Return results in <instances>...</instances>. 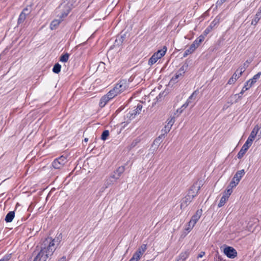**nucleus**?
Returning a JSON list of instances; mask_svg holds the SVG:
<instances>
[{"label":"nucleus","instance_id":"obj_46","mask_svg":"<svg viewBox=\"0 0 261 261\" xmlns=\"http://www.w3.org/2000/svg\"><path fill=\"white\" fill-rule=\"evenodd\" d=\"M191 102L187 99V101L185 103H184L182 106L180 108V109H182V108H186L188 107V106L190 103Z\"/></svg>","mask_w":261,"mask_h":261},{"label":"nucleus","instance_id":"obj_19","mask_svg":"<svg viewBox=\"0 0 261 261\" xmlns=\"http://www.w3.org/2000/svg\"><path fill=\"white\" fill-rule=\"evenodd\" d=\"M116 181H117V180L113 178V177H112V176L111 175L108 177L106 178V179L105 180V185L106 186V188H108L110 185H113Z\"/></svg>","mask_w":261,"mask_h":261},{"label":"nucleus","instance_id":"obj_52","mask_svg":"<svg viewBox=\"0 0 261 261\" xmlns=\"http://www.w3.org/2000/svg\"><path fill=\"white\" fill-rule=\"evenodd\" d=\"M105 65V64L104 63H103V62H101V63H100V64H99V66H98V68L100 67V66H102V67H104Z\"/></svg>","mask_w":261,"mask_h":261},{"label":"nucleus","instance_id":"obj_36","mask_svg":"<svg viewBox=\"0 0 261 261\" xmlns=\"http://www.w3.org/2000/svg\"><path fill=\"white\" fill-rule=\"evenodd\" d=\"M238 184H239V182H238L236 180H235V179L232 178V180L229 183L227 188L232 190V189L233 188L236 187L238 185Z\"/></svg>","mask_w":261,"mask_h":261},{"label":"nucleus","instance_id":"obj_21","mask_svg":"<svg viewBox=\"0 0 261 261\" xmlns=\"http://www.w3.org/2000/svg\"><path fill=\"white\" fill-rule=\"evenodd\" d=\"M261 75V72H258L256 74L254 75L252 79H250L249 81H250V83L249 84V87L250 88L252 86V85L256 83L257 80H258Z\"/></svg>","mask_w":261,"mask_h":261},{"label":"nucleus","instance_id":"obj_59","mask_svg":"<svg viewBox=\"0 0 261 261\" xmlns=\"http://www.w3.org/2000/svg\"><path fill=\"white\" fill-rule=\"evenodd\" d=\"M260 134H261V131H260Z\"/></svg>","mask_w":261,"mask_h":261},{"label":"nucleus","instance_id":"obj_12","mask_svg":"<svg viewBox=\"0 0 261 261\" xmlns=\"http://www.w3.org/2000/svg\"><path fill=\"white\" fill-rule=\"evenodd\" d=\"M192 197H190L189 195H186L181 200L180 208H185L186 207L192 200Z\"/></svg>","mask_w":261,"mask_h":261},{"label":"nucleus","instance_id":"obj_25","mask_svg":"<svg viewBox=\"0 0 261 261\" xmlns=\"http://www.w3.org/2000/svg\"><path fill=\"white\" fill-rule=\"evenodd\" d=\"M119 93L115 90L114 88L111 90L106 95L110 98V99L113 98L117 96Z\"/></svg>","mask_w":261,"mask_h":261},{"label":"nucleus","instance_id":"obj_41","mask_svg":"<svg viewBox=\"0 0 261 261\" xmlns=\"http://www.w3.org/2000/svg\"><path fill=\"white\" fill-rule=\"evenodd\" d=\"M133 258H135V259L136 260V261H139V260L141 258V256L139 255L138 253L135 252L133 256Z\"/></svg>","mask_w":261,"mask_h":261},{"label":"nucleus","instance_id":"obj_9","mask_svg":"<svg viewBox=\"0 0 261 261\" xmlns=\"http://www.w3.org/2000/svg\"><path fill=\"white\" fill-rule=\"evenodd\" d=\"M125 171V167L123 166H120L117 168V169L115 170L112 174L111 176L113 178L116 180H118L119 179L120 177L121 176L122 174Z\"/></svg>","mask_w":261,"mask_h":261},{"label":"nucleus","instance_id":"obj_14","mask_svg":"<svg viewBox=\"0 0 261 261\" xmlns=\"http://www.w3.org/2000/svg\"><path fill=\"white\" fill-rule=\"evenodd\" d=\"M167 51V47L164 46L162 49L158 50L156 53L153 54L158 57V59H160L163 57Z\"/></svg>","mask_w":261,"mask_h":261},{"label":"nucleus","instance_id":"obj_17","mask_svg":"<svg viewBox=\"0 0 261 261\" xmlns=\"http://www.w3.org/2000/svg\"><path fill=\"white\" fill-rule=\"evenodd\" d=\"M196 48V46H195L194 44H192L190 47L185 50L183 55V58L186 57L188 55L192 54Z\"/></svg>","mask_w":261,"mask_h":261},{"label":"nucleus","instance_id":"obj_7","mask_svg":"<svg viewBox=\"0 0 261 261\" xmlns=\"http://www.w3.org/2000/svg\"><path fill=\"white\" fill-rule=\"evenodd\" d=\"M127 87H128V86L126 83V81L122 80H121L119 83L116 84L114 88L117 91V93L120 94L124 91Z\"/></svg>","mask_w":261,"mask_h":261},{"label":"nucleus","instance_id":"obj_54","mask_svg":"<svg viewBox=\"0 0 261 261\" xmlns=\"http://www.w3.org/2000/svg\"><path fill=\"white\" fill-rule=\"evenodd\" d=\"M189 226L190 227V228H188L187 229H192L193 227H192V224H190L189 223Z\"/></svg>","mask_w":261,"mask_h":261},{"label":"nucleus","instance_id":"obj_39","mask_svg":"<svg viewBox=\"0 0 261 261\" xmlns=\"http://www.w3.org/2000/svg\"><path fill=\"white\" fill-rule=\"evenodd\" d=\"M11 258V254H7L2 259H0V261H9Z\"/></svg>","mask_w":261,"mask_h":261},{"label":"nucleus","instance_id":"obj_6","mask_svg":"<svg viewBox=\"0 0 261 261\" xmlns=\"http://www.w3.org/2000/svg\"><path fill=\"white\" fill-rule=\"evenodd\" d=\"M220 20V17L217 16L211 23L210 25L204 31L203 33L206 36L216 25H217Z\"/></svg>","mask_w":261,"mask_h":261},{"label":"nucleus","instance_id":"obj_29","mask_svg":"<svg viewBox=\"0 0 261 261\" xmlns=\"http://www.w3.org/2000/svg\"><path fill=\"white\" fill-rule=\"evenodd\" d=\"M188 67H189V64L187 62V61H186L184 64H183V65L180 68V69H179V71H180V72H181V73H185V72L188 69Z\"/></svg>","mask_w":261,"mask_h":261},{"label":"nucleus","instance_id":"obj_4","mask_svg":"<svg viewBox=\"0 0 261 261\" xmlns=\"http://www.w3.org/2000/svg\"><path fill=\"white\" fill-rule=\"evenodd\" d=\"M223 252L224 254L230 258H234L237 256L236 250L232 247L228 246L226 245H224Z\"/></svg>","mask_w":261,"mask_h":261},{"label":"nucleus","instance_id":"obj_31","mask_svg":"<svg viewBox=\"0 0 261 261\" xmlns=\"http://www.w3.org/2000/svg\"><path fill=\"white\" fill-rule=\"evenodd\" d=\"M26 15L24 13H21L18 19V24H20L24 22L26 19Z\"/></svg>","mask_w":261,"mask_h":261},{"label":"nucleus","instance_id":"obj_27","mask_svg":"<svg viewBox=\"0 0 261 261\" xmlns=\"http://www.w3.org/2000/svg\"><path fill=\"white\" fill-rule=\"evenodd\" d=\"M260 18V14H258L257 12L255 15L254 18L251 21V24L253 25H256Z\"/></svg>","mask_w":261,"mask_h":261},{"label":"nucleus","instance_id":"obj_43","mask_svg":"<svg viewBox=\"0 0 261 261\" xmlns=\"http://www.w3.org/2000/svg\"><path fill=\"white\" fill-rule=\"evenodd\" d=\"M171 128L169 127L167 125H165L164 128L162 130V131L164 132V135L167 134L170 130Z\"/></svg>","mask_w":261,"mask_h":261},{"label":"nucleus","instance_id":"obj_33","mask_svg":"<svg viewBox=\"0 0 261 261\" xmlns=\"http://www.w3.org/2000/svg\"><path fill=\"white\" fill-rule=\"evenodd\" d=\"M61 66L59 63H56L54 66L53 71L55 73H59L61 71Z\"/></svg>","mask_w":261,"mask_h":261},{"label":"nucleus","instance_id":"obj_13","mask_svg":"<svg viewBox=\"0 0 261 261\" xmlns=\"http://www.w3.org/2000/svg\"><path fill=\"white\" fill-rule=\"evenodd\" d=\"M245 172L244 169L238 171L234 174L233 179H235L238 182H239L243 176L245 174Z\"/></svg>","mask_w":261,"mask_h":261},{"label":"nucleus","instance_id":"obj_1","mask_svg":"<svg viewBox=\"0 0 261 261\" xmlns=\"http://www.w3.org/2000/svg\"><path fill=\"white\" fill-rule=\"evenodd\" d=\"M62 240L61 233L57 234L55 238L47 237L40 244V249L33 261H49L54 252Z\"/></svg>","mask_w":261,"mask_h":261},{"label":"nucleus","instance_id":"obj_32","mask_svg":"<svg viewBox=\"0 0 261 261\" xmlns=\"http://www.w3.org/2000/svg\"><path fill=\"white\" fill-rule=\"evenodd\" d=\"M228 198H227V196L223 195L221 197L220 201L218 204V206L219 207H221L223 206L225 204L226 201L228 200Z\"/></svg>","mask_w":261,"mask_h":261},{"label":"nucleus","instance_id":"obj_45","mask_svg":"<svg viewBox=\"0 0 261 261\" xmlns=\"http://www.w3.org/2000/svg\"><path fill=\"white\" fill-rule=\"evenodd\" d=\"M236 81L235 80H234L233 77H231L228 81L227 82V84H229V85H231L232 84H233L234 83V82H236Z\"/></svg>","mask_w":261,"mask_h":261},{"label":"nucleus","instance_id":"obj_48","mask_svg":"<svg viewBox=\"0 0 261 261\" xmlns=\"http://www.w3.org/2000/svg\"><path fill=\"white\" fill-rule=\"evenodd\" d=\"M205 255V252L204 251H201L197 256V258H201L202 257H203L204 255Z\"/></svg>","mask_w":261,"mask_h":261},{"label":"nucleus","instance_id":"obj_5","mask_svg":"<svg viewBox=\"0 0 261 261\" xmlns=\"http://www.w3.org/2000/svg\"><path fill=\"white\" fill-rule=\"evenodd\" d=\"M200 189V187L198 185L197 182L194 184L189 189L187 195L192 197L193 199L197 195L198 191Z\"/></svg>","mask_w":261,"mask_h":261},{"label":"nucleus","instance_id":"obj_3","mask_svg":"<svg viewBox=\"0 0 261 261\" xmlns=\"http://www.w3.org/2000/svg\"><path fill=\"white\" fill-rule=\"evenodd\" d=\"M67 162V160L66 157L61 155L55 159L52 162L51 165L55 169H61Z\"/></svg>","mask_w":261,"mask_h":261},{"label":"nucleus","instance_id":"obj_30","mask_svg":"<svg viewBox=\"0 0 261 261\" xmlns=\"http://www.w3.org/2000/svg\"><path fill=\"white\" fill-rule=\"evenodd\" d=\"M198 93L199 91L198 90L194 91L191 95V96L188 98V100L191 103L192 100H195L196 99V96Z\"/></svg>","mask_w":261,"mask_h":261},{"label":"nucleus","instance_id":"obj_49","mask_svg":"<svg viewBox=\"0 0 261 261\" xmlns=\"http://www.w3.org/2000/svg\"><path fill=\"white\" fill-rule=\"evenodd\" d=\"M226 0H218L217 2V4L218 5H221L226 2Z\"/></svg>","mask_w":261,"mask_h":261},{"label":"nucleus","instance_id":"obj_23","mask_svg":"<svg viewBox=\"0 0 261 261\" xmlns=\"http://www.w3.org/2000/svg\"><path fill=\"white\" fill-rule=\"evenodd\" d=\"M251 63V61L247 60L244 64L242 67L239 68L240 75H242V73L245 71L246 69L248 67L249 64Z\"/></svg>","mask_w":261,"mask_h":261},{"label":"nucleus","instance_id":"obj_58","mask_svg":"<svg viewBox=\"0 0 261 261\" xmlns=\"http://www.w3.org/2000/svg\"><path fill=\"white\" fill-rule=\"evenodd\" d=\"M218 259H219L220 260H222V259H221V257H218Z\"/></svg>","mask_w":261,"mask_h":261},{"label":"nucleus","instance_id":"obj_15","mask_svg":"<svg viewBox=\"0 0 261 261\" xmlns=\"http://www.w3.org/2000/svg\"><path fill=\"white\" fill-rule=\"evenodd\" d=\"M184 74V73H181V72L178 70L172 77L170 82L173 83L177 82L178 79H181L183 77Z\"/></svg>","mask_w":261,"mask_h":261},{"label":"nucleus","instance_id":"obj_20","mask_svg":"<svg viewBox=\"0 0 261 261\" xmlns=\"http://www.w3.org/2000/svg\"><path fill=\"white\" fill-rule=\"evenodd\" d=\"M206 36L203 33L199 37H198L193 43L192 44H194L195 46H196V48L200 45V44L204 40V38Z\"/></svg>","mask_w":261,"mask_h":261},{"label":"nucleus","instance_id":"obj_47","mask_svg":"<svg viewBox=\"0 0 261 261\" xmlns=\"http://www.w3.org/2000/svg\"><path fill=\"white\" fill-rule=\"evenodd\" d=\"M164 93H160L159 95L156 97L158 101H161L162 97H163Z\"/></svg>","mask_w":261,"mask_h":261},{"label":"nucleus","instance_id":"obj_35","mask_svg":"<svg viewBox=\"0 0 261 261\" xmlns=\"http://www.w3.org/2000/svg\"><path fill=\"white\" fill-rule=\"evenodd\" d=\"M109 136V131L108 130H105L104 131H103L101 135V139L105 141L107 139Z\"/></svg>","mask_w":261,"mask_h":261},{"label":"nucleus","instance_id":"obj_11","mask_svg":"<svg viewBox=\"0 0 261 261\" xmlns=\"http://www.w3.org/2000/svg\"><path fill=\"white\" fill-rule=\"evenodd\" d=\"M142 109V104L141 102L138 103L136 108L132 111V112H129L128 114H129V119L134 118L136 115L139 114Z\"/></svg>","mask_w":261,"mask_h":261},{"label":"nucleus","instance_id":"obj_50","mask_svg":"<svg viewBox=\"0 0 261 261\" xmlns=\"http://www.w3.org/2000/svg\"><path fill=\"white\" fill-rule=\"evenodd\" d=\"M66 257L65 256H62L60 259H59L58 261H66Z\"/></svg>","mask_w":261,"mask_h":261},{"label":"nucleus","instance_id":"obj_51","mask_svg":"<svg viewBox=\"0 0 261 261\" xmlns=\"http://www.w3.org/2000/svg\"><path fill=\"white\" fill-rule=\"evenodd\" d=\"M250 83V81H248L245 83V85H246V88L249 87Z\"/></svg>","mask_w":261,"mask_h":261},{"label":"nucleus","instance_id":"obj_28","mask_svg":"<svg viewBox=\"0 0 261 261\" xmlns=\"http://www.w3.org/2000/svg\"><path fill=\"white\" fill-rule=\"evenodd\" d=\"M69 58V54L67 53L62 55L60 57V61L62 62H66Z\"/></svg>","mask_w":261,"mask_h":261},{"label":"nucleus","instance_id":"obj_42","mask_svg":"<svg viewBox=\"0 0 261 261\" xmlns=\"http://www.w3.org/2000/svg\"><path fill=\"white\" fill-rule=\"evenodd\" d=\"M249 88H250L249 87L246 88V85H244V86L243 87L241 91L239 93V96H241L243 94V93L245 92V91H246Z\"/></svg>","mask_w":261,"mask_h":261},{"label":"nucleus","instance_id":"obj_40","mask_svg":"<svg viewBox=\"0 0 261 261\" xmlns=\"http://www.w3.org/2000/svg\"><path fill=\"white\" fill-rule=\"evenodd\" d=\"M232 189L227 188L226 191H225L224 194L223 195L227 196V198H228L229 196L232 193Z\"/></svg>","mask_w":261,"mask_h":261},{"label":"nucleus","instance_id":"obj_16","mask_svg":"<svg viewBox=\"0 0 261 261\" xmlns=\"http://www.w3.org/2000/svg\"><path fill=\"white\" fill-rule=\"evenodd\" d=\"M110 100V98H109L107 95H105L101 98L100 100L99 103V107L101 108L104 107Z\"/></svg>","mask_w":261,"mask_h":261},{"label":"nucleus","instance_id":"obj_22","mask_svg":"<svg viewBox=\"0 0 261 261\" xmlns=\"http://www.w3.org/2000/svg\"><path fill=\"white\" fill-rule=\"evenodd\" d=\"M189 255V252L188 250L181 252L179 256L177 261H185V260L188 257Z\"/></svg>","mask_w":261,"mask_h":261},{"label":"nucleus","instance_id":"obj_24","mask_svg":"<svg viewBox=\"0 0 261 261\" xmlns=\"http://www.w3.org/2000/svg\"><path fill=\"white\" fill-rule=\"evenodd\" d=\"M147 249V245L146 244H142L139 247L138 250L136 251L139 255L142 256Z\"/></svg>","mask_w":261,"mask_h":261},{"label":"nucleus","instance_id":"obj_26","mask_svg":"<svg viewBox=\"0 0 261 261\" xmlns=\"http://www.w3.org/2000/svg\"><path fill=\"white\" fill-rule=\"evenodd\" d=\"M164 134H162L159 137H158L157 138H156L153 142V144H152V146H159V145L160 144V143L162 142V139L163 137H164Z\"/></svg>","mask_w":261,"mask_h":261},{"label":"nucleus","instance_id":"obj_55","mask_svg":"<svg viewBox=\"0 0 261 261\" xmlns=\"http://www.w3.org/2000/svg\"><path fill=\"white\" fill-rule=\"evenodd\" d=\"M257 13L258 14H260V16H261V7L258 9Z\"/></svg>","mask_w":261,"mask_h":261},{"label":"nucleus","instance_id":"obj_18","mask_svg":"<svg viewBox=\"0 0 261 261\" xmlns=\"http://www.w3.org/2000/svg\"><path fill=\"white\" fill-rule=\"evenodd\" d=\"M14 217H15L14 211H10L6 216L5 220L7 223L11 222L13 221Z\"/></svg>","mask_w":261,"mask_h":261},{"label":"nucleus","instance_id":"obj_44","mask_svg":"<svg viewBox=\"0 0 261 261\" xmlns=\"http://www.w3.org/2000/svg\"><path fill=\"white\" fill-rule=\"evenodd\" d=\"M240 70L239 69L237 70V71L234 72V73L232 75V77H233L234 80L236 81L241 75H240V73L238 75L237 74V72H238V71Z\"/></svg>","mask_w":261,"mask_h":261},{"label":"nucleus","instance_id":"obj_38","mask_svg":"<svg viewBox=\"0 0 261 261\" xmlns=\"http://www.w3.org/2000/svg\"><path fill=\"white\" fill-rule=\"evenodd\" d=\"M32 11V7L31 6H28L27 7H25L21 13H24L26 15H29Z\"/></svg>","mask_w":261,"mask_h":261},{"label":"nucleus","instance_id":"obj_2","mask_svg":"<svg viewBox=\"0 0 261 261\" xmlns=\"http://www.w3.org/2000/svg\"><path fill=\"white\" fill-rule=\"evenodd\" d=\"M259 129V127L258 125H256L254 127L246 142L238 152L237 154L238 158L241 159L249 147L252 145L253 141L254 140Z\"/></svg>","mask_w":261,"mask_h":261},{"label":"nucleus","instance_id":"obj_8","mask_svg":"<svg viewBox=\"0 0 261 261\" xmlns=\"http://www.w3.org/2000/svg\"><path fill=\"white\" fill-rule=\"evenodd\" d=\"M127 37H128V36H127L126 33H123V32H121L120 35L117 36L114 44V46H120L123 43V42L125 41Z\"/></svg>","mask_w":261,"mask_h":261},{"label":"nucleus","instance_id":"obj_57","mask_svg":"<svg viewBox=\"0 0 261 261\" xmlns=\"http://www.w3.org/2000/svg\"><path fill=\"white\" fill-rule=\"evenodd\" d=\"M85 142H87L88 141V139L86 138L84 139V140Z\"/></svg>","mask_w":261,"mask_h":261},{"label":"nucleus","instance_id":"obj_56","mask_svg":"<svg viewBox=\"0 0 261 261\" xmlns=\"http://www.w3.org/2000/svg\"><path fill=\"white\" fill-rule=\"evenodd\" d=\"M182 111V110L180 108L179 109H178L177 111V112H179L180 113H181Z\"/></svg>","mask_w":261,"mask_h":261},{"label":"nucleus","instance_id":"obj_34","mask_svg":"<svg viewBox=\"0 0 261 261\" xmlns=\"http://www.w3.org/2000/svg\"><path fill=\"white\" fill-rule=\"evenodd\" d=\"M159 59H158V57L155 56L154 54L151 57V58L149 59L148 61V64L149 65H152L155 63Z\"/></svg>","mask_w":261,"mask_h":261},{"label":"nucleus","instance_id":"obj_37","mask_svg":"<svg viewBox=\"0 0 261 261\" xmlns=\"http://www.w3.org/2000/svg\"><path fill=\"white\" fill-rule=\"evenodd\" d=\"M167 126H168L169 127L171 128L172 126L174 124L175 120H174V117H170L169 119H168L167 121Z\"/></svg>","mask_w":261,"mask_h":261},{"label":"nucleus","instance_id":"obj_53","mask_svg":"<svg viewBox=\"0 0 261 261\" xmlns=\"http://www.w3.org/2000/svg\"><path fill=\"white\" fill-rule=\"evenodd\" d=\"M189 226L190 227V228H188L187 229H192L193 227H192V224H190L189 223Z\"/></svg>","mask_w":261,"mask_h":261},{"label":"nucleus","instance_id":"obj_10","mask_svg":"<svg viewBox=\"0 0 261 261\" xmlns=\"http://www.w3.org/2000/svg\"><path fill=\"white\" fill-rule=\"evenodd\" d=\"M202 210H198L196 213L192 216L191 220L189 222L190 224H192V227L196 223L200 218L202 214Z\"/></svg>","mask_w":261,"mask_h":261}]
</instances>
